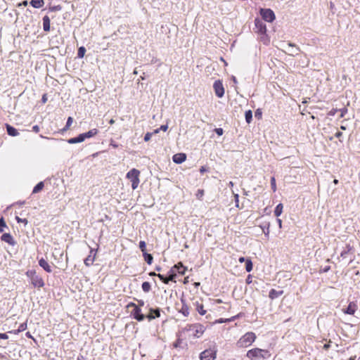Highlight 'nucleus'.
<instances>
[{
    "label": "nucleus",
    "instance_id": "obj_55",
    "mask_svg": "<svg viewBox=\"0 0 360 360\" xmlns=\"http://www.w3.org/2000/svg\"><path fill=\"white\" fill-rule=\"evenodd\" d=\"M144 305V301L142 300H138V305L139 307Z\"/></svg>",
    "mask_w": 360,
    "mask_h": 360
},
{
    "label": "nucleus",
    "instance_id": "obj_40",
    "mask_svg": "<svg viewBox=\"0 0 360 360\" xmlns=\"http://www.w3.org/2000/svg\"><path fill=\"white\" fill-rule=\"evenodd\" d=\"M6 226V222L3 217L0 219V233L4 231V228Z\"/></svg>",
    "mask_w": 360,
    "mask_h": 360
},
{
    "label": "nucleus",
    "instance_id": "obj_9",
    "mask_svg": "<svg viewBox=\"0 0 360 360\" xmlns=\"http://www.w3.org/2000/svg\"><path fill=\"white\" fill-rule=\"evenodd\" d=\"M255 27L257 29V32L260 34H265L266 32V25L259 19H255Z\"/></svg>",
    "mask_w": 360,
    "mask_h": 360
},
{
    "label": "nucleus",
    "instance_id": "obj_47",
    "mask_svg": "<svg viewBox=\"0 0 360 360\" xmlns=\"http://www.w3.org/2000/svg\"><path fill=\"white\" fill-rule=\"evenodd\" d=\"M216 134L219 136H221L223 134L224 130L221 128H216L214 129Z\"/></svg>",
    "mask_w": 360,
    "mask_h": 360
},
{
    "label": "nucleus",
    "instance_id": "obj_8",
    "mask_svg": "<svg viewBox=\"0 0 360 360\" xmlns=\"http://www.w3.org/2000/svg\"><path fill=\"white\" fill-rule=\"evenodd\" d=\"M215 94L217 97L221 98L224 94V89L223 84L220 80H217L214 82L213 85Z\"/></svg>",
    "mask_w": 360,
    "mask_h": 360
},
{
    "label": "nucleus",
    "instance_id": "obj_59",
    "mask_svg": "<svg viewBox=\"0 0 360 360\" xmlns=\"http://www.w3.org/2000/svg\"><path fill=\"white\" fill-rule=\"evenodd\" d=\"M330 267L329 266H326L323 269V272H327L330 270Z\"/></svg>",
    "mask_w": 360,
    "mask_h": 360
},
{
    "label": "nucleus",
    "instance_id": "obj_12",
    "mask_svg": "<svg viewBox=\"0 0 360 360\" xmlns=\"http://www.w3.org/2000/svg\"><path fill=\"white\" fill-rule=\"evenodd\" d=\"M357 307V304L355 302H351L347 306V307L343 309L342 311L345 314L353 315L356 311Z\"/></svg>",
    "mask_w": 360,
    "mask_h": 360
},
{
    "label": "nucleus",
    "instance_id": "obj_25",
    "mask_svg": "<svg viewBox=\"0 0 360 360\" xmlns=\"http://www.w3.org/2000/svg\"><path fill=\"white\" fill-rule=\"evenodd\" d=\"M181 302H182V307H181V309L179 310V311L181 313H182L185 316H188L189 314V308L187 306V304H186L184 303V301L183 300H181Z\"/></svg>",
    "mask_w": 360,
    "mask_h": 360
},
{
    "label": "nucleus",
    "instance_id": "obj_11",
    "mask_svg": "<svg viewBox=\"0 0 360 360\" xmlns=\"http://www.w3.org/2000/svg\"><path fill=\"white\" fill-rule=\"evenodd\" d=\"M95 259H96V251L93 248H91L90 254L84 261V264L86 266H90L91 265L93 264L94 262L95 261Z\"/></svg>",
    "mask_w": 360,
    "mask_h": 360
},
{
    "label": "nucleus",
    "instance_id": "obj_3",
    "mask_svg": "<svg viewBox=\"0 0 360 360\" xmlns=\"http://www.w3.org/2000/svg\"><path fill=\"white\" fill-rule=\"evenodd\" d=\"M184 330L190 333L189 335L198 338L203 334L205 327L201 324H192L187 326Z\"/></svg>",
    "mask_w": 360,
    "mask_h": 360
},
{
    "label": "nucleus",
    "instance_id": "obj_63",
    "mask_svg": "<svg viewBox=\"0 0 360 360\" xmlns=\"http://www.w3.org/2000/svg\"><path fill=\"white\" fill-rule=\"evenodd\" d=\"M329 347H330V345H329V344H325V345H323V349H324L325 350H328V349H329Z\"/></svg>",
    "mask_w": 360,
    "mask_h": 360
},
{
    "label": "nucleus",
    "instance_id": "obj_44",
    "mask_svg": "<svg viewBox=\"0 0 360 360\" xmlns=\"http://www.w3.org/2000/svg\"><path fill=\"white\" fill-rule=\"evenodd\" d=\"M338 111L340 112V117H343L347 112V109L346 108H343L338 110Z\"/></svg>",
    "mask_w": 360,
    "mask_h": 360
},
{
    "label": "nucleus",
    "instance_id": "obj_57",
    "mask_svg": "<svg viewBox=\"0 0 360 360\" xmlns=\"http://www.w3.org/2000/svg\"><path fill=\"white\" fill-rule=\"evenodd\" d=\"M246 259H245V257H240V258L238 259V261H239V262L243 263V262H246Z\"/></svg>",
    "mask_w": 360,
    "mask_h": 360
},
{
    "label": "nucleus",
    "instance_id": "obj_48",
    "mask_svg": "<svg viewBox=\"0 0 360 360\" xmlns=\"http://www.w3.org/2000/svg\"><path fill=\"white\" fill-rule=\"evenodd\" d=\"M8 336L6 333H0V339L7 340Z\"/></svg>",
    "mask_w": 360,
    "mask_h": 360
},
{
    "label": "nucleus",
    "instance_id": "obj_21",
    "mask_svg": "<svg viewBox=\"0 0 360 360\" xmlns=\"http://www.w3.org/2000/svg\"><path fill=\"white\" fill-rule=\"evenodd\" d=\"M98 132V131L96 129H93L86 133L82 134V135L83 136L84 140H85L86 139H89L96 135Z\"/></svg>",
    "mask_w": 360,
    "mask_h": 360
},
{
    "label": "nucleus",
    "instance_id": "obj_10",
    "mask_svg": "<svg viewBox=\"0 0 360 360\" xmlns=\"http://www.w3.org/2000/svg\"><path fill=\"white\" fill-rule=\"evenodd\" d=\"M31 283L35 288H42L44 285L42 278L37 274L32 278Z\"/></svg>",
    "mask_w": 360,
    "mask_h": 360
},
{
    "label": "nucleus",
    "instance_id": "obj_4",
    "mask_svg": "<svg viewBox=\"0 0 360 360\" xmlns=\"http://www.w3.org/2000/svg\"><path fill=\"white\" fill-rule=\"evenodd\" d=\"M140 171L136 169H131L127 174V178L131 181V188L135 190L139 186L140 180Z\"/></svg>",
    "mask_w": 360,
    "mask_h": 360
},
{
    "label": "nucleus",
    "instance_id": "obj_20",
    "mask_svg": "<svg viewBox=\"0 0 360 360\" xmlns=\"http://www.w3.org/2000/svg\"><path fill=\"white\" fill-rule=\"evenodd\" d=\"M84 140L83 139V136L82 135V134H80L77 137H74V138H71V139H69L67 142L70 144H75V143H82L83 142Z\"/></svg>",
    "mask_w": 360,
    "mask_h": 360
},
{
    "label": "nucleus",
    "instance_id": "obj_23",
    "mask_svg": "<svg viewBox=\"0 0 360 360\" xmlns=\"http://www.w3.org/2000/svg\"><path fill=\"white\" fill-rule=\"evenodd\" d=\"M43 29L45 32L50 30V19L47 15L43 18Z\"/></svg>",
    "mask_w": 360,
    "mask_h": 360
},
{
    "label": "nucleus",
    "instance_id": "obj_27",
    "mask_svg": "<svg viewBox=\"0 0 360 360\" xmlns=\"http://www.w3.org/2000/svg\"><path fill=\"white\" fill-rule=\"evenodd\" d=\"M44 186V182L40 181L33 188L32 193H37L41 191Z\"/></svg>",
    "mask_w": 360,
    "mask_h": 360
},
{
    "label": "nucleus",
    "instance_id": "obj_31",
    "mask_svg": "<svg viewBox=\"0 0 360 360\" xmlns=\"http://www.w3.org/2000/svg\"><path fill=\"white\" fill-rule=\"evenodd\" d=\"M141 288L145 292H148L151 289L150 283L147 281L142 283Z\"/></svg>",
    "mask_w": 360,
    "mask_h": 360
},
{
    "label": "nucleus",
    "instance_id": "obj_30",
    "mask_svg": "<svg viewBox=\"0 0 360 360\" xmlns=\"http://www.w3.org/2000/svg\"><path fill=\"white\" fill-rule=\"evenodd\" d=\"M143 257H144V259L145 261L148 264H151L152 262H153V257L152 256V255L150 254H148L147 252H144L143 254Z\"/></svg>",
    "mask_w": 360,
    "mask_h": 360
},
{
    "label": "nucleus",
    "instance_id": "obj_2",
    "mask_svg": "<svg viewBox=\"0 0 360 360\" xmlns=\"http://www.w3.org/2000/svg\"><path fill=\"white\" fill-rule=\"evenodd\" d=\"M247 357L250 359H266L270 356V354L268 350L266 349H262L259 348H255L250 349L246 354Z\"/></svg>",
    "mask_w": 360,
    "mask_h": 360
},
{
    "label": "nucleus",
    "instance_id": "obj_28",
    "mask_svg": "<svg viewBox=\"0 0 360 360\" xmlns=\"http://www.w3.org/2000/svg\"><path fill=\"white\" fill-rule=\"evenodd\" d=\"M176 276V270L174 267H172L170 271H169V276L168 280H170L171 281L176 282L175 278Z\"/></svg>",
    "mask_w": 360,
    "mask_h": 360
},
{
    "label": "nucleus",
    "instance_id": "obj_19",
    "mask_svg": "<svg viewBox=\"0 0 360 360\" xmlns=\"http://www.w3.org/2000/svg\"><path fill=\"white\" fill-rule=\"evenodd\" d=\"M176 271H178V273L181 275H184L187 269L186 266H184L181 262H179L178 264H175L174 266Z\"/></svg>",
    "mask_w": 360,
    "mask_h": 360
},
{
    "label": "nucleus",
    "instance_id": "obj_49",
    "mask_svg": "<svg viewBox=\"0 0 360 360\" xmlns=\"http://www.w3.org/2000/svg\"><path fill=\"white\" fill-rule=\"evenodd\" d=\"M168 129V125L167 124H164V125H162L159 129L163 131H166Z\"/></svg>",
    "mask_w": 360,
    "mask_h": 360
},
{
    "label": "nucleus",
    "instance_id": "obj_52",
    "mask_svg": "<svg viewBox=\"0 0 360 360\" xmlns=\"http://www.w3.org/2000/svg\"><path fill=\"white\" fill-rule=\"evenodd\" d=\"M16 220L18 221V222H24L25 224H27V221L26 219H20V217H16Z\"/></svg>",
    "mask_w": 360,
    "mask_h": 360
},
{
    "label": "nucleus",
    "instance_id": "obj_45",
    "mask_svg": "<svg viewBox=\"0 0 360 360\" xmlns=\"http://www.w3.org/2000/svg\"><path fill=\"white\" fill-rule=\"evenodd\" d=\"M26 275L30 278V280L32 279V278L33 276H34L36 275V272L34 271H27V273H26Z\"/></svg>",
    "mask_w": 360,
    "mask_h": 360
},
{
    "label": "nucleus",
    "instance_id": "obj_58",
    "mask_svg": "<svg viewBox=\"0 0 360 360\" xmlns=\"http://www.w3.org/2000/svg\"><path fill=\"white\" fill-rule=\"evenodd\" d=\"M277 222L279 228L281 229L282 227V220L281 219H277Z\"/></svg>",
    "mask_w": 360,
    "mask_h": 360
},
{
    "label": "nucleus",
    "instance_id": "obj_24",
    "mask_svg": "<svg viewBox=\"0 0 360 360\" xmlns=\"http://www.w3.org/2000/svg\"><path fill=\"white\" fill-rule=\"evenodd\" d=\"M30 4L35 8H40L44 6V0H31Z\"/></svg>",
    "mask_w": 360,
    "mask_h": 360
},
{
    "label": "nucleus",
    "instance_id": "obj_33",
    "mask_svg": "<svg viewBox=\"0 0 360 360\" xmlns=\"http://www.w3.org/2000/svg\"><path fill=\"white\" fill-rule=\"evenodd\" d=\"M245 269L248 272H250L252 270V262L250 259H246Z\"/></svg>",
    "mask_w": 360,
    "mask_h": 360
},
{
    "label": "nucleus",
    "instance_id": "obj_54",
    "mask_svg": "<svg viewBox=\"0 0 360 360\" xmlns=\"http://www.w3.org/2000/svg\"><path fill=\"white\" fill-rule=\"evenodd\" d=\"M338 110H337V109H333L330 111L329 115H334L336 113V112H338Z\"/></svg>",
    "mask_w": 360,
    "mask_h": 360
},
{
    "label": "nucleus",
    "instance_id": "obj_61",
    "mask_svg": "<svg viewBox=\"0 0 360 360\" xmlns=\"http://www.w3.org/2000/svg\"><path fill=\"white\" fill-rule=\"evenodd\" d=\"M61 7L60 6H54L51 8L52 11H58L60 10Z\"/></svg>",
    "mask_w": 360,
    "mask_h": 360
},
{
    "label": "nucleus",
    "instance_id": "obj_60",
    "mask_svg": "<svg viewBox=\"0 0 360 360\" xmlns=\"http://www.w3.org/2000/svg\"><path fill=\"white\" fill-rule=\"evenodd\" d=\"M41 101H42V102H43L44 103L46 102V101H47V98H46V94L43 95L42 98H41Z\"/></svg>",
    "mask_w": 360,
    "mask_h": 360
},
{
    "label": "nucleus",
    "instance_id": "obj_46",
    "mask_svg": "<svg viewBox=\"0 0 360 360\" xmlns=\"http://www.w3.org/2000/svg\"><path fill=\"white\" fill-rule=\"evenodd\" d=\"M153 136V133L151 132H147L146 134H145V136H144V141H148L151 136Z\"/></svg>",
    "mask_w": 360,
    "mask_h": 360
},
{
    "label": "nucleus",
    "instance_id": "obj_36",
    "mask_svg": "<svg viewBox=\"0 0 360 360\" xmlns=\"http://www.w3.org/2000/svg\"><path fill=\"white\" fill-rule=\"evenodd\" d=\"M196 309L198 311V313L202 316L206 314V311L204 309L202 304H198Z\"/></svg>",
    "mask_w": 360,
    "mask_h": 360
},
{
    "label": "nucleus",
    "instance_id": "obj_62",
    "mask_svg": "<svg viewBox=\"0 0 360 360\" xmlns=\"http://www.w3.org/2000/svg\"><path fill=\"white\" fill-rule=\"evenodd\" d=\"M158 62H159V60H158V58H153L151 60V63H158Z\"/></svg>",
    "mask_w": 360,
    "mask_h": 360
},
{
    "label": "nucleus",
    "instance_id": "obj_34",
    "mask_svg": "<svg viewBox=\"0 0 360 360\" xmlns=\"http://www.w3.org/2000/svg\"><path fill=\"white\" fill-rule=\"evenodd\" d=\"M133 304V307H134V309H133L131 314H132L133 316L134 317L137 314H139L140 313H141V309L136 304Z\"/></svg>",
    "mask_w": 360,
    "mask_h": 360
},
{
    "label": "nucleus",
    "instance_id": "obj_51",
    "mask_svg": "<svg viewBox=\"0 0 360 360\" xmlns=\"http://www.w3.org/2000/svg\"><path fill=\"white\" fill-rule=\"evenodd\" d=\"M342 136V133L340 132V131H338L335 134V136L339 139H340L341 136ZM340 141H342L341 140H340Z\"/></svg>",
    "mask_w": 360,
    "mask_h": 360
},
{
    "label": "nucleus",
    "instance_id": "obj_5",
    "mask_svg": "<svg viewBox=\"0 0 360 360\" xmlns=\"http://www.w3.org/2000/svg\"><path fill=\"white\" fill-rule=\"evenodd\" d=\"M260 15L264 20L269 22H273L276 18L274 11L270 8H261Z\"/></svg>",
    "mask_w": 360,
    "mask_h": 360
},
{
    "label": "nucleus",
    "instance_id": "obj_13",
    "mask_svg": "<svg viewBox=\"0 0 360 360\" xmlns=\"http://www.w3.org/2000/svg\"><path fill=\"white\" fill-rule=\"evenodd\" d=\"M160 316V309H149V314L146 316V318L151 321L155 318Z\"/></svg>",
    "mask_w": 360,
    "mask_h": 360
},
{
    "label": "nucleus",
    "instance_id": "obj_38",
    "mask_svg": "<svg viewBox=\"0 0 360 360\" xmlns=\"http://www.w3.org/2000/svg\"><path fill=\"white\" fill-rule=\"evenodd\" d=\"M271 186L274 192L276 191V179L274 176L271 178Z\"/></svg>",
    "mask_w": 360,
    "mask_h": 360
},
{
    "label": "nucleus",
    "instance_id": "obj_32",
    "mask_svg": "<svg viewBox=\"0 0 360 360\" xmlns=\"http://www.w3.org/2000/svg\"><path fill=\"white\" fill-rule=\"evenodd\" d=\"M245 120L246 122L249 124L251 122L252 120V112L250 110H247L245 113Z\"/></svg>",
    "mask_w": 360,
    "mask_h": 360
},
{
    "label": "nucleus",
    "instance_id": "obj_56",
    "mask_svg": "<svg viewBox=\"0 0 360 360\" xmlns=\"http://www.w3.org/2000/svg\"><path fill=\"white\" fill-rule=\"evenodd\" d=\"M27 4H28L27 1H23L22 2L20 3L18 6H27Z\"/></svg>",
    "mask_w": 360,
    "mask_h": 360
},
{
    "label": "nucleus",
    "instance_id": "obj_50",
    "mask_svg": "<svg viewBox=\"0 0 360 360\" xmlns=\"http://www.w3.org/2000/svg\"><path fill=\"white\" fill-rule=\"evenodd\" d=\"M32 131L37 133L39 131V127L38 125L33 126Z\"/></svg>",
    "mask_w": 360,
    "mask_h": 360
},
{
    "label": "nucleus",
    "instance_id": "obj_29",
    "mask_svg": "<svg viewBox=\"0 0 360 360\" xmlns=\"http://www.w3.org/2000/svg\"><path fill=\"white\" fill-rule=\"evenodd\" d=\"M283 212V205L279 203L275 208L274 214L276 217H279Z\"/></svg>",
    "mask_w": 360,
    "mask_h": 360
},
{
    "label": "nucleus",
    "instance_id": "obj_26",
    "mask_svg": "<svg viewBox=\"0 0 360 360\" xmlns=\"http://www.w3.org/2000/svg\"><path fill=\"white\" fill-rule=\"evenodd\" d=\"M27 326L26 322L22 323L18 326V328L17 330H15L13 331H10L9 333H13L15 335H17V334L20 333V332L25 330L27 329Z\"/></svg>",
    "mask_w": 360,
    "mask_h": 360
},
{
    "label": "nucleus",
    "instance_id": "obj_64",
    "mask_svg": "<svg viewBox=\"0 0 360 360\" xmlns=\"http://www.w3.org/2000/svg\"><path fill=\"white\" fill-rule=\"evenodd\" d=\"M77 360H84V357L82 355H79L77 356Z\"/></svg>",
    "mask_w": 360,
    "mask_h": 360
},
{
    "label": "nucleus",
    "instance_id": "obj_53",
    "mask_svg": "<svg viewBox=\"0 0 360 360\" xmlns=\"http://www.w3.org/2000/svg\"><path fill=\"white\" fill-rule=\"evenodd\" d=\"M255 117H256L259 118V117H261V116H262V112H261L259 110H257L255 112Z\"/></svg>",
    "mask_w": 360,
    "mask_h": 360
},
{
    "label": "nucleus",
    "instance_id": "obj_14",
    "mask_svg": "<svg viewBox=\"0 0 360 360\" xmlns=\"http://www.w3.org/2000/svg\"><path fill=\"white\" fill-rule=\"evenodd\" d=\"M186 159V155L184 153H177L173 155L172 160L176 164L184 162Z\"/></svg>",
    "mask_w": 360,
    "mask_h": 360
},
{
    "label": "nucleus",
    "instance_id": "obj_15",
    "mask_svg": "<svg viewBox=\"0 0 360 360\" xmlns=\"http://www.w3.org/2000/svg\"><path fill=\"white\" fill-rule=\"evenodd\" d=\"M1 239L2 241H4L11 245H14L15 244V242L13 236L10 233H4L1 236Z\"/></svg>",
    "mask_w": 360,
    "mask_h": 360
},
{
    "label": "nucleus",
    "instance_id": "obj_22",
    "mask_svg": "<svg viewBox=\"0 0 360 360\" xmlns=\"http://www.w3.org/2000/svg\"><path fill=\"white\" fill-rule=\"evenodd\" d=\"M6 130H7L8 134L11 136H16L19 134L17 129L9 124H6Z\"/></svg>",
    "mask_w": 360,
    "mask_h": 360
},
{
    "label": "nucleus",
    "instance_id": "obj_6",
    "mask_svg": "<svg viewBox=\"0 0 360 360\" xmlns=\"http://www.w3.org/2000/svg\"><path fill=\"white\" fill-rule=\"evenodd\" d=\"M354 249L352 246L350 245H347L345 250H343L340 253V257L345 259L349 258V262H351L353 260V257H352L354 255Z\"/></svg>",
    "mask_w": 360,
    "mask_h": 360
},
{
    "label": "nucleus",
    "instance_id": "obj_16",
    "mask_svg": "<svg viewBox=\"0 0 360 360\" xmlns=\"http://www.w3.org/2000/svg\"><path fill=\"white\" fill-rule=\"evenodd\" d=\"M287 45H288V47H291L292 48V50L289 51H290L289 55H290L292 56H295L297 55L300 53V49L297 46H296L295 44L290 42Z\"/></svg>",
    "mask_w": 360,
    "mask_h": 360
},
{
    "label": "nucleus",
    "instance_id": "obj_1",
    "mask_svg": "<svg viewBox=\"0 0 360 360\" xmlns=\"http://www.w3.org/2000/svg\"><path fill=\"white\" fill-rule=\"evenodd\" d=\"M255 339L256 335L254 333L248 332L238 340L236 345L240 348L248 347L255 342Z\"/></svg>",
    "mask_w": 360,
    "mask_h": 360
},
{
    "label": "nucleus",
    "instance_id": "obj_43",
    "mask_svg": "<svg viewBox=\"0 0 360 360\" xmlns=\"http://www.w3.org/2000/svg\"><path fill=\"white\" fill-rule=\"evenodd\" d=\"M232 193L233 194V196H234V200H235V202H236V206L237 207H239V195L237 193H235L233 191H232Z\"/></svg>",
    "mask_w": 360,
    "mask_h": 360
},
{
    "label": "nucleus",
    "instance_id": "obj_17",
    "mask_svg": "<svg viewBox=\"0 0 360 360\" xmlns=\"http://www.w3.org/2000/svg\"><path fill=\"white\" fill-rule=\"evenodd\" d=\"M39 264L41 267H42L46 272H51L52 269L49 263L43 258L39 259Z\"/></svg>",
    "mask_w": 360,
    "mask_h": 360
},
{
    "label": "nucleus",
    "instance_id": "obj_7",
    "mask_svg": "<svg viewBox=\"0 0 360 360\" xmlns=\"http://www.w3.org/2000/svg\"><path fill=\"white\" fill-rule=\"evenodd\" d=\"M216 358V350L213 349H205L200 355V360H214Z\"/></svg>",
    "mask_w": 360,
    "mask_h": 360
},
{
    "label": "nucleus",
    "instance_id": "obj_35",
    "mask_svg": "<svg viewBox=\"0 0 360 360\" xmlns=\"http://www.w3.org/2000/svg\"><path fill=\"white\" fill-rule=\"evenodd\" d=\"M86 49L84 46H81L78 49L77 56L79 58H82L85 54Z\"/></svg>",
    "mask_w": 360,
    "mask_h": 360
},
{
    "label": "nucleus",
    "instance_id": "obj_18",
    "mask_svg": "<svg viewBox=\"0 0 360 360\" xmlns=\"http://www.w3.org/2000/svg\"><path fill=\"white\" fill-rule=\"evenodd\" d=\"M283 290L278 291V290H276L275 289H271L269 291V297L270 299L274 300L276 298H278L281 295H283Z\"/></svg>",
    "mask_w": 360,
    "mask_h": 360
},
{
    "label": "nucleus",
    "instance_id": "obj_41",
    "mask_svg": "<svg viewBox=\"0 0 360 360\" xmlns=\"http://www.w3.org/2000/svg\"><path fill=\"white\" fill-rule=\"evenodd\" d=\"M72 121H73V120H72V118L71 117H69L68 118V120H67V122H66V125H65V127L64 128V130H67L71 126V124L72 123Z\"/></svg>",
    "mask_w": 360,
    "mask_h": 360
},
{
    "label": "nucleus",
    "instance_id": "obj_39",
    "mask_svg": "<svg viewBox=\"0 0 360 360\" xmlns=\"http://www.w3.org/2000/svg\"><path fill=\"white\" fill-rule=\"evenodd\" d=\"M136 320L138 321H142L146 318V316L143 315V314L140 313L139 314H137L134 317Z\"/></svg>",
    "mask_w": 360,
    "mask_h": 360
},
{
    "label": "nucleus",
    "instance_id": "obj_37",
    "mask_svg": "<svg viewBox=\"0 0 360 360\" xmlns=\"http://www.w3.org/2000/svg\"><path fill=\"white\" fill-rule=\"evenodd\" d=\"M158 277L165 284H168L170 280H168V277H165L163 275L158 274Z\"/></svg>",
    "mask_w": 360,
    "mask_h": 360
},
{
    "label": "nucleus",
    "instance_id": "obj_42",
    "mask_svg": "<svg viewBox=\"0 0 360 360\" xmlns=\"http://www.w3.org/2000/svg\"><path fill=\"white\" fill-rule=\"evenodd\" d=\"M146 245L145 241L141 240V241L139 242V248L143 252V254L144 252H146Z\"/></svg>",
    "mask_w": 360,
    "mask_h": 360
}]
</instances>
